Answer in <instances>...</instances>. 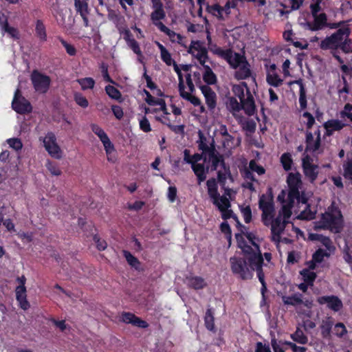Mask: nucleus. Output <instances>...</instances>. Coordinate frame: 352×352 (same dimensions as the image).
Here are the masks:
<instances>
[{
    "instance_id": "f257e3e1",
    "label": "nucleus",
    "mask_w": 352,
    "mask_h": 352,
    "mask_svg": "<svg viewBox=\"0 0 352 352\" xmlns=\"http://www.w3.org/2000/svg\"><path fill=\"white\" fill-rule=\"evenodd\" d=\"M231 270L234 274L239 276L242 280H249L253 277L254 272L257 276L264 274L263 266V256L260 249L257 252L245 258L233 256L230 258Z\"/></svg>"
},
{
    "instance_id": "f03ea898",
    "label": "nucleus",
    "mask_w": 352,
    "mask_h": 352,
    "mask_svg": "<svg viewBox=\"0 0 352 352\" xmlns=\"http://www.w3.org/2000/svg\"><path fill=\"white\" fill-rule=\"evenodd\" d=\"M208 194L212 200V204L217 206L221 212V217L223 220L230 218L237 219L236 215L230 209L231 204L228 197L220 196L218 192V185L214 178L209 179L206 182Z\"/></svg>"
},
{
    "instance_id": "7ed1b4c3",
    "label": "nucleus",
    "mask_w": 352,
    "mask_h": 352,
    "mask_svg": "<svg viewBox=\"0 0 352 352\" xmlns=\"http://www.w3.org/2000/svg\"><path fill=\"white\" fill-rule=\"evenodd\" d=\"M322 228L334 234L340 233L344 227V219L339 208L332 204L321 217Z\"/></svg>"
},
{
    "instance_id": "20e7f679",
    "label": "nucleus",
    "mask_w": 352,
    "mask_h": 352,
    "mask_svg": "<svg viewBox=\"0 0 352 352\" xmlns=\"http://www.w3.org/2000/svg\"><path fill=\"white\" fill-rule=\"evenodd\" d=\"M258 208L262 211L261 219L266 226L270 225L275 214L274 196L271 188L268 189V194H263L259 197Z\"/></svg>"
},
{
    "instance_id": "39448f33",
    "label": "nucleus",
    "mask_w": 352,
    "mask_h": 352,
    "mask_svg": "<svg viewBox=\"0 0 352 352\" xmlns=\"http://www.w3.org/2000/svg\"><path fill=\"white\" fill-rule=\"evenodd\" d=\"M351 33V30L346 25L322 40L319 45L320 48L322 50H337L339 49V44L343 40L344 36H349Z\"/></svg>"
},
{
    "instance_id": "423d86ee",
    "label": "nucleus",
    "mask_w": 352,
    "mask_h": 352,
    "mask_svg": "<svg viewBox=\"0 0 352 352\" xmlns=\"http://www.w3.org/2000/svg\"><path fill=\"white\" fill-rule=\"evenodd\" d=\"M208 153H195L192 155L191 168L197 177L198 184H201L206 179L209 172V165H205L207 162Z\"/></svg>"
},
{
    "instance_id": "0eeeda50",
    "label": "nucleus",
    "mask_w": 352,
    "mask_h": 352,
    "mask_svg": "<svg viewBox=\"0 0 352 352\" xmlns=\"http://www.w3.org/2000/svg\"><path fill=\"white\" fill-rule=\"evenodd\" d=\"M30 79L36 91L41 94L47 92L51 83L50 76L41 73L38 70H34L32 72Z\"/></svg>"
},
{
    "instance_id": "6e6552de",
    "label": "nucleus",
    "mask_w": 352,
    "mask_h": 352,
    "mask_svg": "<svg viewBox=\"0 0 352 352\" xmlns=\"http://www.w3.org/2000/svg\"><path fill=\"white\" fill-rule=\"evenodd\" d=\"M43 146L49 155L55 159L62 157V151L56 142V137L53 132H47L43 140Z\"/></svg>"
},
{
    "instance_id": "1a4fd4ad",
    "label": "nucleus",
    "mask_w": 352,
    "mask_h": 352,
    "mask_svg": "<svg viewBox=\"0 0 352 352\" xmlns=\"http://www.w3.org/2000/svg\"><path fill=\"white\" fill-rule=\"evenodd\" d=\"M188 52L197 58L201 66L208 60V50L199 41H192Z\"/></svg>"
},
{
    "instance_id": "9d476101",
    "label": "nucleus",
    "mask_w": 352,
    "mask_h": 352,
    "mask_svg": "<svg viewBox=\"0 0 352 352\" xmlns=\"http://www.w3.org/2000/svg\"><path fill=\"white\" fill-rule=\"evenodd\" d=\"M12 109L19 114H26L32 112V107L30 102L24 97L20 96V91L17 89L15 92L12 102Z\"/></svg>"
},
{
    "instance_id": "9b49d317",
    "label": "nucleus",
    "mask_w": 352,
    "mask_h": 352,
    "mask_svg": "<svg viewBox=\"0 0 352 352\" xmlns=\"http://www.w3.org/2000/svg\"><path fill=\"white\" fill-rule=\"evenodd\" d=\"M207 161L211 163V165L209 166V170H216L220 165L226 173H230V168L226 166L223 155H220L214 149L209 151V153L207 155Z\"/></svg>"
},
{
    "instance_id": "f8f14e48",
    "label": "nucleus",
    "mask_w": 352,
    "mask_h": 352,
    "mask_svg": "<svg viewBox=\"0 0 352 352\" xmlns=\"http://www.w3.org/2000/svg\"><path fill=\"white\" fill-rule=\"evenodd\" d=\"M287 183L289 188L287 196L292 198H295L296 196H298V190L302 185L300 175L298 173H289L287 178Z\"/></svg>"
},
{
    "instance_id": "ddd939ff",
    "label": "nucleus",
    "mask_w": 352,
    "mask_h": 352,
    "mask_svg": "<svg viewBox=\"0 0 352 352\" xmlns=\"http://www.w3.org/2000/svg\"><path fill=\"white\" fill-rule=\"evenodd\" d=\"M317 302L320 305L327 304V307L335 312L340 311L343 307L342 300L337 296L334 295L318 297Z\"/></svg>"
},
{
    "instance_id": "4468645a",
    "label": "nucleus",
    "mask_w": 352,
    "mask_h": 352,
    "mask_svg": "<svg viewBox=\"0 0 352 352\" xmlns=\"http://www.w3.org/2000/svg\"><path fill=\"white\" fill-rule=\"evenodd\" d=\"M303 173L311 183H314L318 175V166L310 162V158L307 156L302 160Z\"/></svg>"
},
{
    "instance_id": "2eb2a0df",
    "label": "nucleus",
    "mask_w": 352,
    "mask_h": 352,
    "mask_svg": "<svg viewBox=\"0 0 352 352\" xmlns=\"http://www.w3.org/2000/svg\"><path fill=\"white\" fill-rule=\"evenodd\" d=\"M199 89L205 98L208 109L213 111L217 107V96L216 93L208 85H201Z\"/></svg>"
},
{
    "instance_id": "dca6fc26",
    "label": "nucleus",
    "mask_w": 352,
    "mask_h": 352,
    "mask_svg": "<svg viewBox=\"0 0 352 352\" xmlns=\"http://www.w3.org/2000/svg\"><path fill=\"white\" fill-rule=\"evenodd\" d=\"M89 0H74V7L76 12L80 14L82 21L83 25L86 28L89 26L88 16L89 9L88 2Z\"/></svg>"
},
{
    "instance_id": "f3484780",
    "label": "nucleus",
    "mask_w": 352,
    "mask_h": 352,
    "mask_svg": "<svg viewBox=\"0 0 352 352\" xmlns=\"http://www.w3.org/2000/svg\"><path fill=\"white\" fill-rule=\"evenodd\" d=\"M313 21H307L306 25L307 29L316 32L323 30L327 25V15L324 13H320L319 15L313 16Z\"/></svg>"
},
{
    "instance_id": "a211bd4d",
    "label": "nucleus",
    "mask_w": 352,
    "mask_h": 352,
    "mask_svg": "<svg viewBox=\"0 0 352 352\" xmlns=\"http://www.w3.org/2000/svg\"><path fill=\"white\" fill-rule=\"evenodd\" d=\"M241 110H243L245 114L249 116L254 115L256 113V105L254 97L251 94L250 89H248V96L241 100Z\"/></svg>"
},
{
    "instance_id": "6ab92c4d",
    "label": "nucleus",
    "mask_w": 352,
    "mask_h": 352,
    "mask_svg": "<svg viewBox=\"0 0 352 352\" xmlns=\"http://www.w3.org/2000/svg\"><path fill=\"white\" fill-rule=\"evenodd\" d=\"M270 224H271L272 241L279 243L280 234L284 230L285 226L282 225L279 217L270 220Z\"/></svg>"
},
{
    "instance_id": "aec40b11",
    "label": "nucleus",
    "mask_w": 352,
    "mask_h": 352,
    "mask_svg": "<svg viewBox=\"0 0 352 352\" xmlns=\"http://www.w3.org/2000/svg\"><path fill=\"white\" fill-rule=\"evenodd\" d=\"M305 151L314 153L319 151L321 146V140H319V138L314 140V134L310 131L307 130L305 132Z\"/></svg>"
},
{
    "instance_id": "412c9836",
    "label": "nucleus",
    "mask_w": 352,
    "mask_h": 352,
    "mask_svg": "<svg viewBox=\"0 0 352 352\" xmlns=\"http://www.w3.org/2000/svg\"><path fill=\"white\" fill-rule=\"evenodd\" d=\"M124 41H126L129 47L138 56H142V51L140 47V45L138 41L133 38L132 33L129 29H126L124 32Z\"/></svg>"
},
{
    "instance_id": "4be33fe9",
    "label": "nucleus",
    "mask_w": 352,
    "mask_h": 352,
    "mask_svg": "<svg viewBox=\"0 0 352 352\" xmlns=\"http://www.w3.org/2000/svg\"><path fill=\"white\" fill-rule=\"evenodd\" d=\"M16 299L19 302V307L23 310H28L30 305L27 300L26 287L23 286H17L15 289Z\"/></svg>"
},
{
    "instance_id": "5701e85b",
    "label": "nucleus",
    "mask_w": 352,
    "mask_h": 352,
    "mask_svg": "<svg viewBox=\"0 0 352 352\" xmlns=\"http://www.w3.org/2000/svg\"><path fill=\"white\" fill-rule=\"evenodd\" d=\"M308 239L313 241L320 242L321 244L324 245L328 250H334L332 241L329 236H326L318 233H309L308 235Z\"/></svg>"
},
{
    "instance_id": "b1692460",
    "label": "nucleus",
    "mask_w": 352,
    "mask_h": 352,
    "mask_svg": "<svg viewBox=\"0 0 352 352\" xmlns=\"http://www.w3.org/2000/svg\"><path fill=\"white\" fill-rule=\"evenodd\" d=\"M187 284L188 286L190 288H192L195 290L202 289L206 287L207 284L201 276H190L187 277Z\"/></svg>"
},
{
    "instance_id": "393cba45",
    "label": "nucleus",
    "mask_w": 352,
    "mask_h": 352,
    "mask_svg": "<svg viewBox=\"0 0 352 352\" xmlns=\"http://www.w3.org/2000/svg\"><path fill=\"white\" fill-rule=\"evenodd\" d=\"M151 21L152 23L157 27L159 30L161 29L160 25H164L161 20L166 18V12L164 9L153 10L151 15Z\"/></svg>"
},
{
    "instance_id": "a878e982",
    "label": "nucleus",
    "mask_w": 352,
    "mask_h": 352,
    "mask_svg": "<svg viewBox=\"0 0 352 352\" xmlns=\"http://www.w3.org/2000/svg\"><path fill=\"white\" fill-rule=\"evenodd\" d=\"M35 35L42 43L47 41L46 27L41 19H37L35 22Z\"/></svg>"
},
{
    "instance_id": "bb28decb",
    "label": "nucleus",
    "mask_w": 352,
    "mask_h": 352,
    "mask_svg": "<svg viewBox=\"0 0 352 352\" xmlns=\"http://www.w3.org/2000/svg\"><path fill=\"white\" fill-rule=\"evenodd\" d=\"M229 65L233 68L236 69L241 65H243L247 61L245 57L239 53H233L231 50L230 58L226 60Z\"/></svg>"
},
{
    "instance_id": "cd10ccee",
    "label": "nucleus",
    "mask_w": 352,
    "mask_h": 352,
    "mask_svg": "<svg viewBox=\"0 0 352 352\" xmlns=\"http://www.w3.org/2000/svg\"><path fill=\"white\" fill-rule=\"evenodd\" d=\"M208 49L212 53L226 60H228L230 58L231 49L223 50L214 43L209 45Z\"/></svg>"
},
{
    "instance_id": "c85d7f7f",
    "label": "nucleus",
    "mask_w": 352,
    "mask_h": 352,
    "mask_svg": "<svg viewBox=\"0 0 352 352\" xmlns=\"http://www.w3.org/2000/svg\"><path fill=\"white\" fill-rule=\"evenodd\" d=\"M250 65L248 61L239 67L238 70L236 71L234 76L238 80H245L251 76Z\"/></svg>"
},
{
    "instance_id": "c756f323",
    "label": "nucleus",
    "mask_w": 352,
    "mask_h": 352,
    "mask_svg": "<svg viewBox=\"0 0 352 352\" xmlns=\"http://www.w3.org/2000/svg\"><path fill=\"white\" fill-rule=\"evenodd\" d=\"M295 198H292L287 196V200L285 204H283L280 213L283 215L285 220L291 217L292 212V210L294 207Z\"/></svg>"
},
{
    "instance_id": "7c9ffc66",
    "label": "nucleus",
    "mask_w": 352,
    "mask_h": 352,
    "mask_svg": "<svg viewBox=\"0 0 352 352\" xmlns=\"http://www.w3.org/2000/svg\"><path fill=\"white\" fill-rule=\"evenodd\" d=\"M104 148L105 150L107 160L111 162H115L116 160V157L115 156H112V153L115 152V147L113 144L111 142L109 137H106L105 139L101 140Z\"/></svg>"
},
{
    "instance_id": "2f4dec72",
    "label": "nucleus",
    "mask_w": 352,
    "mask_h": 352,
    "mask_svg": "<svg viewBox=\"0 0 352 352\" xmlns=\"http://www.w3.org/2000/svg\"><path fill=\"white\" fill-rule=\"evenodd\" d=\"M204 324L206 328L212 332H216L217 329L214 325V311L212 308L207 309L204 316Z\"/></svg>"
},
{
    "instance_id": "473e14b6",
    "label": "nucleus",
    "mask_w": 352,
    "mask_h": 352,
    "mask_svg": "<svg viewBox=\"0 0 352 352\" xmlns=\"http://www.w3.org/2000/svg\"><path fill=\"white\" fill-rule=\"evenodd\" d=\"M245 89L248 96V89H250L245 82H242L239 85H234L232 87L235 98H238L240 100L245 98Z\"/></svg>"
},
{
    "instance_id": "72a5a7b5",
    "label": "nucleus",
    "mask_w": 352,
    "mask_h": 352,
    "mask_svg": "<svg viewBox=\"0 0 352 352\" xmlns=\"http://www.w3.org/2000/svg\"><path fill=\"white\" fill-rule=\"evenodd\" d=\"M204 73L203 80L207 84L206 85H214L217 82V76L212 69L208 65H203Z\"/></svg>"
},
{
    "instance_id": "f704fd0d",
    "label": "nucleus",
    "mask_w": 352,
    "mask_h": 352,
    "mask_svg": "<svg viewBox=\"0 0 352 352\" xmlns=\"http://www.w3.org/2000/svg\"><path fill=\"white\" fill-rule=\"evenodd\" d=\"M226 105L228 110L232 114L239 112L242 107L241 101L238 102L236 98L234 96L227 98Z\"/></svg>"
},
{
    "instance_id": "c9c22d12",
    "label": "nucleus",
    "mask_w": 352,
    "mask_h": 352,
    "mask_svg": "<svg viewBox=\"0 0 352 352\" xmlns=\"http://www.w3.org/2000/svg\"><path fill=\"white\" fill-rule=\"evenodd\" d=\"M300 274L302 276V280L305 283L313 286L317 277L316 273L310 271L308 269H303L300 272Z\"/></svg>"
},
{
    "instance_id": "e433bc0d",
    "label": "nucleus",
    "mask_w": 352,
    "mask_h": 352,
    "mask_svg": "<svg viewBox=\"0 0 352 352\" xmlns=\"http://www.w3.org/2000/svg\"><path fill=\"white\" fill-rule=\"evenodd\" d=\"M339 49L344 54L352 53V38L349 36H344V38L339 44Z\"/></svg>"
},
{
    "instance_id": "4c0bfd02",
    "label": "nucleus",
    "mask_w": 352,
    "mask_h": 352,
    "mask_svg": "<svg viewBox=\"0 0 352 352\" xmlns=\"http://www.w3.org/2000/svg\"><path fill=\"white\" fill-rule=\"evenodd\" d=\"M82 90L92 89L95 86V80L91 77H85L77 80Z\"/></svg>"
},
{
    "instance_id": "58836bf2",
    "label": "nucleus",
    "mask_w": 352,
    "mask_h": 352,
    "mask_svg": "<svg viewBox=\"0 0 352 352\" xmlns=\"http://www.w3.org/2000/svg\"><path fill=\"white\" fill-rule=\"evenodd\" d=\"M346 126L342 121L339 120L332 119L327 121L324 124V128H331L334 131H340Z\"/></svg>"
},
{
    "instance_id": "ea45409f",
    "label": "nucleus",
    "mask_w": 352,
    "mask_h": 352,
    "mask_svg": "<svg viewBox=\"0 0 352 352\" xmlns=\"http://www.w3.org/2000/svg\"><path fill=\"white\" fill-rule=\"evenodd\" d=\"M292 339L301 344H306L308 342V338L299 328L291 336Z\"/></svg>"
},
{
    "instance_id": "a19ab883",
    "label": "nucleus",
    "mask_w": 352,
    "mask_h": 352,
    "mask_svg": "<svg viewBox=\"0 0 352 352\" xmlns=\"http://www.w3.org/2000/svg\"><path fill=\"white\" fill-rule=\"evenodd\" d=\"M105 91L109 98L116 100H120L122 98L121 92L115 87L112 85H107L105 87Z\"/></svg>"
},
{
    "instance_id": "79ce46f5",
    "label": "nucleus",
    "mask_w": 352,
    "mask_h": 352,
    "mask_svg": "<svg viewBox=\"0 0 352 352\" xmlns=\"http://www.w3.org/2000/svg\"><path fill=\"white\" fill-rule=\"evenodd\" d=\"M333 322L331 320L323 321L320 325L321 336L323 338H328L331 336Z\"/></svg>"
},
{
    "instance_id": "37998d69",
    "label": "nucleus",
    "mask_w": 352,
    "mask_h": 352,
    "mask_svg": "<svg viewBox=\"0 0 352 352\" xmlns=\"http://www.w3.org/2000/svg\"><path fill=\"white\" fill-rule=\"evenodd\" d=\"M267 82L274 87H278L283 84V80L277 74H267L266 77Z\"/></svg>"
},
{
    "instance_id": "c03bdc74",
    "label": "nucleus",
    "mask_w": 352,
    "mask_h": 352,
    "mask_svg": "<svg viewBox=\"0 0 352 352\" xmlns=\"http://www.w3.org/2000/svg\"><path fill=\"white\" fill-rule=\"evenodd\" d=\"M280 162L285 170L288 171L292 169L293 160L289 153H285L281 155Z\"/></svg>"
},
{
    "instance_id": "a18cd8bd",
    "label": "nucleus",
    "mask_w": 352,
    "mask_h": 352,
    "mask_svg": "<svg viewBox=\"0 0 352 352\" xmlns=\"http://www.w3.org/2000/svg\"><path fill=\"white\" fill-rule=\"evenodd\" d=\"M284 303L293 306L301 305L302 303V294H295L291 296H288L283 300Z\"/></svg>"
},
{
    "instance_id": "49530a36",
    "label": "nucleus",
    "mask_w": 352,
    "mask_h": 352,
    "mask_svg": "<svg viewBox=\"0 0 352 352\" xmlns=\"http://www.w3.org/2000/svg\"><path fill=\"white\" fill-rule=\"evenodd\" d=\"M123 254L127 263L133 267L137 269L140 265L139 260L134 256L130 252L124 250Z\"/></svg>"
},
{
    "instance_id": "de8ad7c7",
    "label": "nucleus",
    "mask_w": 352,
    "mask_h": 352,
    "mask_svg": "<svg viewBox=\"0 0 352 352\" xmlns=\"http://www.w3.org/2000/svg\"><path fill=\"white\" fill-rule=\"evenodd\" d=\"M330 254L322 248L318 249L312 255V259L316 263H320L324 257H329Z\"/></svg>"
},
{
    "instance_id": "09e8293b",
    "label": "nucleus",
    "mask_w": 352,
    "mask_h": 352,
    "mask_svg": "<svg viewBox=\"0 0 352 352\" xmlns=\"http://www.w3.org/2000/svg\"><path fill=\"white\" fill-rule=\"evenodd\" d=\"M76 103L82 108H87L89 106L87 99L80 92H76L74 95Z\"/></svg>"
},
{
    "instance_id": "8fccbe9b",
    "label": "nucleus",
    "mask_w": 352,
    "mask_h": 352,
    "mask_svg": "<svg viewBox=\"0 0 352 352\" xmlns=\"http://www.w3.org/2000/svg\"><path fill=\"white\" fill-rule=\"evenodd\" d=\"M2 32H6L9 34V36L14 39L19 38V30L9 25V23H6L4 25V27L1 29Z\"/></svg>"
},
{
    "instance_id": "3c124183",
    "label": "nucleus",
    "mask_w": 352,
    "mask_h": 352,
    "mask_svg": "<svg viewBox=\"0 0 352 352\" xmlns=\"http://www.w3.org/2000/svg\"><path fill=\"white\" fill-rule=\"evenodd\" d=\"M58 39L61 43L63 46L65 48L67 53L69 56H75L76 54V49L73 45L68 43L65 39H63L60 36L58 37Z\"/></svg>"
},
{
    "instance_id": "603ef678",
    "label": "nucleus",
    "mask_w": 352,
    "mask_h": 352,
    "mask_svg": "<svg viewBox=\"0 0 352 352\" xmlns=\"http://www.w3.org/2000/svg\"><path fill=\"white\" fill-rule=\"evenodd\" d=\"M249 168L252 172H256L258 175L265 174V169L261 165H258L254 160H252L249 162Z\"/></svg>"
},
{
    "instance_id": "864d4df0",
    "label": "nucleus",
    "mask_w": 352,
    "mask_h": 352,
    "mask_svg": "<svg viewBox=\"0 0 352 352\" xmlns=\"http://www.w3.org/2000/svg\"><path fill=\"white\" fill-rule=\"evenodd\" d=\"M7 143L10 148H13L16 151H21L23 148V143L19 138H14L8 139Z\"/></svg>"
},
{
    "instance_id": "5fc2aeb1",
    "label": "nucleus",
    "mask_w": 352,
    "mask_h": 352,
    "mask_svg": "<svg viewBox=\"0 0 352 352\" xmlns=\"http://www.w3.org/2000/svg\"><path fill=\"white\" fill-rule=\"evenodd\" d=\"M208 11L212 14L217 16L219 19H223V9L219 4H214L208 7Z\"/></svg>"
},
{
    "instance_id": "6e6d98bb",
    "label": "nucleus",
    "mask_w": 352,
    "mask_h": 352,
    "mask_svg": "<svg viewBox=\"0 0 352 352\" xmlns=\"http://www.w3.org/2000/svg\"><path fill=\"white\" fill-rule=\"evenodd\" d=\"M91 131L99 138L100 141L108 136L104 131L96 124H91Z\"/></svg>"
},
{
    "instance_id": "4d7b16f0",
    "label": "nucleus",
    "mask_w": 352,
    "mask_h": 352,
    "mask_svg": "<svg viewBox=\"0 0 352 352\" xmlns=\"http://www.w3.org/2000/svg\"><path fill=\"white\" fill-rule=\"evenodd\" d=\"M243 234L245 236L249 242L255 248V249L257 250L260 249L259 244L256 242V241H258V239L255 234L251 232H246L245 233L243 232Z\"/></svg>"
},
{
    "instance_id": "13d9d810",
    "label": "nucleus",
    "mask_w": 352,
    "mask_h": 352,
    "mask_svg": "<svg viewBox=\"0 0 352 352\" xmlns=\"http://www.w3.org/2000/svg\"><path fill=\"white\" fill-rule=\"evenodd\" d=\"M46 167L47 170L51 173L52 175L58 176L61 174V170H60L58 165L53 162L47 161L46 164Z\"/></svg>"
},
{
    "instance_id": "bf43d9fd",
    "label": "nucleus",
    "mask_w": 352,
    "mask_h": 352,
    "mask_svg": "<svg viewBox=\"0 0 352 352\" xmlns=\"http://www.w3.org/2000/svg\"><path fill=\"white\" fill-rule=\"evenodd\" d=\"M334 330L335 334L339 338H342L347 333L346 328L342 322L336 323L334 327Z\"/></svg>"
},
{
    "instance_id": "052dcab7",
    "label": "nucleus",
    "mask_w": 352,
    "mask_h": 352,
    "mask_svg": "<svg viewBox=\"0 0 352 352\" xmlns=\"http://www.w3.org/2000/svg\"><path fill=\"white\" fill-rule=\"evenodd\" d=\"M160 27H161V29H160V30L162 32L166 34L169 37L171 42L175 43V41H176L175 37H176L177 33L170 30L165 25H160Z\"/></svg>"
},
{
    "instance_id": "680f3d73",
    "label": "nucleus",
    "mask_w": 352,
    "mask_h": 352,
    "mask_svg": "<svg viewBox=\"0 0 352 352\" xmlns=\"http://www.w3.org/2000/svg\"><path fill=\"white\" fill-rule=\"evenodd\" d=\"M241 211L243 214L244 221L246 223H250V221H252V210H251L250 206H247L245 208H241Z\"/></svg>"
},
{
    "instance_id": "e2e57ef3",
    "label": "nucleus",
    "mask_w": 352,
    "mask_h": 352,
    "mask_svg": "<svg viewBox=\"0 0 352 352\" xmlns=\"http://www.w3.org/2000/svg\"><path fill=\"white\" fill-rule=\"evenodd\" d=\"M135 315L131 312H122L121 314V321L126 324H133Z\"/></svg>"
},
{
    "instance_id": "0e129e2a",
    "label": "nucleus",
    "mask_w": 352,
    "mask_h": 352,
    "mask_svg": "<svg viewBox=\"0 0 352 352\" xmlns=\"http://www.w3.org/2000/svg\"><path fill=\"white\" fill-rule=\"evenodd\" d=\"M140 129L145 133L151 131L150 122L146 116L140 120Z\"/></svg>"
},
{
    "instance_id": "69168bd1",
    "label": "nucleus",
    "mask_w": 352,
    "mask_h": 352,
    "mask_svg": "<svg viewBox=\"0 0 352 352\" xmlns=\"http://www.w3.org/2000/svg\"><path fill=\"white\" fill-rule=\"evenodd\" d=\"M93 240L96 243V248L99 251L104 250L107 248V242L104 240H101L97 234L94 236Z\"/></svg>"
},
{
    "instance_id": "338daca9",
    "label": "nucleus",
    "mask_w": 352,
    "mask_h": 352,
    "mask_svg": "<svg viewBox=\"0 0 352 352\" xmlns=\"http://www.w3.org/2000/svg\"><path fill=\"white\" fill-rule=\"evenodd\" d=\"M182 98L184 99H186V100L189 101L194 106H200L201 105L200 99L195 96L191 95L189 93L185 94L184 96H182Z\"/></svg>"
},
{
    "instance_id": "774afa93",
    "label": "nucleus",
    "mask_w": 352,
    "mask_h": 352,
    "mask_svg": "<svg viewBox=\"0 0 352 352\" xmlns=\"http://www.w3.org/2000/svg\"><path fill=\"white\" fill-rule=\"evenodd\" d=\"M344 168V177L345 178L352 179V162H347L343 166Z\"/></svg>"
}]
</instances>
